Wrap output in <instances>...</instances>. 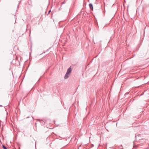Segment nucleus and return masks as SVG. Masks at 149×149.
<instances>
[{"label":"nucleus","instance_id":"39448f33","mask_svg":"<svg viewBox=\"0 0 149 149\" xmlns=\"http://www.w3.org/2000/svg\"><path fill=\"white\" fill-rule=\"evenodd\" d=\"M50 11H51V10H50L49 11V12H50Z\"/></svg>","mask_w":149,"mask_h":149},{"label":"nucleus","instance_id":"7ed1b4c3","mask_svg":"<svg viewBox=\"0 0 149 149\" xmlns=\"http://www.w3.org/2000/svg\"><path fill=\"white\" fill-rule=\"evenodd\" d=\"M72 71V69L71 67H70L68 69L67 71V73H70Z\"/></svg>","mask_w":149,"mask_h":149},{"label":"nucleus","instance_id":"423d86ee","mask_svg":"<svg viewBox=\"0 0 149 149\" xmlns=\"http://www.w3.org/2000/svg\"><path fill=\"white\" fill-rule=\"evenodd\" d=\"M1 106H2V105H0V107H1Z\"/></svg>","mask_w":149,"mask_h":149},{"label":"nucleus","instance_id":"f257e3e1","mask_svg":"<svg viewBox=\"0 0 149 149\" xmlns=\"http://www.w3.org/2000/svg\"><path fill=\"white\" fill-rule=\"evenodd\" d=\"M70 75V73L66 72V73L65 74V76L64 77V78L65 79H67L68 78Z\"/></svg>","mask_w":149,"mask_h":149},{"label":"nucleus","instance_id":"20e7f679","mask_svg":"<svg viewBox=\"0 0 149 149\" xmlns=\"http://www.w3.org/2000/svg\"><path fill=\"white\" fill-rule=\"evenodd\" d=\"M2 147L4 149H7V148L4 145H2Z\"/></svg>","mask_w":149,"mask_h":149},{"label":"nucleus","instance_id":"f03ea898","mask_svg":"<svg viewBox=\"0 0 149 149\" xmlns=\"http://www.w3.org/2000/svg\"><path fill=\"white\" fill-rule=\"evenodd\" d=\"M89 7L90 8V9L91 10H93V6L92 4L91 3H89Z\"/></svg>","mask_w":149,"mask_h":149}]
</instances>
